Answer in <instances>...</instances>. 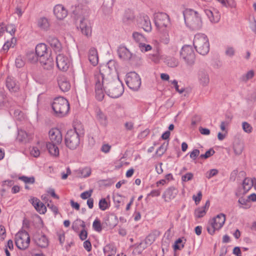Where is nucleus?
Segmentation results:
<instances>
[{
	"label": "nucleus",
	"instance_id": "obj_63",
	"mask_svg": "<svg viewBox=\"0 0 256 256\" xmlns=\"http://www.w3.org/2000/svg\"><path fill=\"white\" fill-rule=\"evenodd\" d=\"M6 102V95L2 92H0V108L4 106Z\"/></svg>",
	"mask_w": 256,
	"mask_h": 256
},
{
	"label": "nucleus",
	"instance_id": "obj_20",
	"mask_svg": "<svg viewBox=\"0 0 256 256\" xmlns=\"http://www.w3.org/2000/svg\"><path fill=\"white\" fill-rule=\"evenodd\" d=\"M118 54L119 58L124 60H130L132 57V54L124 46L120 45L118 49Z\"/></svg>",
	"mask_w": 256,
	"mask_h": 256
},
{
	"label": "nucleus",
	"instance_id": "obj_35",
	"mask_svg": "<svg viewBox=\"0 0 256 256\" xmlns=\"http://www.w3.org/2000/svg\"><path fill=\"white\" fill-rule=\"evenodd\" d=\"M38 26L42 29L47 30L50 26L48 20L46 18H40L38 20Z\"/></svg>",
	"mask_w": 256,
	"mask_h": 256
},
{
	"label": "nucleus",
	"instance_id": "obj_5",
	"mask_svg": "<svg viewBox=\"0 0 256 256\" xmlns=\"http://www.w3.org/2000/svg\"><path fill=\"white\" fill-rule=\"evenodd\" d=\"M193 44L196 52L202 55L206 54L210 50L208 40L206 35L198 33L195 35Z\"/></svg>",
	"mask_w": 256,
	"mask_h": 256
},
{
	"label": "nucleus",
	"instance_id": "obj_9",
	"mask_svg": "<svg viewBox=\"0 0 256 256\" xmlns=\"http://www.w3.org/2000/svg\"><path fill=\"white\" fill-rule=\"evenodd\" d=\"M180 58L188 66H192L195 62V54L193 48L189 45L182 46L180 52Z\"/></svg>",
	"mask_w": 256,
	"mask_h": 256
},
{
	"label": "nucleus",
	"instance_id": "obj_29",
	"mask_svg": "<svg viewBox=\"0 0 256 256\" xmlns=\"http://www.w3.org/2000/svg\"><path fill=\"white\" fill-rule=\"evenodd\" d=\"M134 16L132 10H126L122 18L124 23L128 24L134 22Z\"/></svg>",
	"mask_w": 256,
	"mask_h": 256
},
{
	"label": "nucleus",
	"instance_id": "obj_25",
	"mask_svg": "<svg viewBox=\"0 0 256 256\" xmlns=\"http://www.w3.org/2000/svg\"><path fill=\"white\" fill-rule=\"evenodd\" d=\"M34 240L40 247L45 248L48 246V240L44 234L35 236Z\"/></svg>",
	"mask_w": 256,
	"mask_h": 256
},
{
	"label": "nucleus",
	"instance_id": "obj_2",
	"mask_svg": "<svg viewBox=\"0 0 256 256\" xmlns=\"http://www.w3.org/2000/svg\"><path fill=\"white\" fill-rule=\"evenodd\" d=\"M184 22L190 29L197 30L202 27V20L200 14L192 9L186 8L183 11Z\"/></svg>",
	"mask_w": 256,
	"mask_h": 256
},
{
	"label": "nucleus",
	"instance_id": "obj_49",
	"mask_svg": "<svg viewBox=\"0 0 256 256\" xmlns=\"http://www.w3.org/2000/svg\"><path fill=\"white\" fill-rule=\"evenodd\" d=\"M238 202L240 204V208H248L250 207V206H248V200H246L243 197H241L238 199Z\"/></svg>",
	"mask_w": 256,
	"mask_h": 256
},
{
	"label": "nucleus",
	"instance_id": "obj_21",
	"mask_svg": "<svg viewBox=\"0 0 256 256\" xmlns=\"http://www.w3.org/2000/svg\"><path fill=\"white\" fill-rule=\"evenodd\" d=\"M178 193V190L174 186L167 188L164 192L162 198H164L165 202H168L174 198Z\"/></svg>",
	"mask_w": 256,
	"mask_h": 256
},
{
	"label": "nucleus",
	"instance_id": "obj_32",
	"mask_svg": "<svg viewBox=\"0 0 256 256\" xmlns=\"http://www.w3.org/2000/svg\"><path fill=\"white\" fill-rule=\"evenodd\" d=\"M28 60L30 63H36L39 60V56L34 52H28L26 54Z\"/></svg>",
	"mask_w": 256,
	"mask_h": 256
},
{
	"label": "nucleus",
	"instance_id": "obj_36",
	"mask_svg": "<svg viewBox=\"0 0 256 256\" xmlns=\"http://www.w3.org/2000/svg\"><path fill=\"white\" fill-rule=\"evenodd\" d=\"M168 143L164 142L156 150V154L158 156H162L168 148Z\"/></svg>",
	"mask_w": 256,
	"mask_h": 256
},
{
	"label": "nucleus",
	"instance_id": "obj_18",
	"mask_svg": "<svg viewBox=\"0 0 256 256\" xmlns=\"http://www.w3.org/2000/svg\"><path fill=\"white\" fill-rule=\"evenodd\" d=\"M58 83L60 90L64 92H68L71 87L69 80L64 76H59L58 77Z\"/></svg>",
	"mask_w": 256,
	"mask_h": 256
},
{
	"label": "nucleus",
	"instance_id": "obj_47",
	"mask_svg": "<svg viewBox=\"0 0 256 256\" xmlns=\"http://www.w3.org/2000/svg\"><path fill=\"white\" fill-rule=\"evenodd\" d=\"M18 179L23 181L26 184H32L34 183L35 178L34 176L28 177L26 176H20Z\"/></svg>",
	"mask_w": 256,
	"mask_h": 256
},
{
	"label": "nucleus",
	"instance_id": "obj_58",
	"mask_svg": "<svg viewBox=\"0 0 256 256\" xmlns=\"http://www.w3.org/2000/svg\"><path fill=\"white\" fill-rule=\"evenodd\" d=\"M111 146L108 144H103L100 148V151L104 154H108L111 149Z\"/></svg>",
	"mask_w": 256,
	"mask_h": 256
},
{
	"label": "nucleus",
	"instance_id": "obj_61",
	"mask_svg": "<svg viewBox=\"0 0 256 256\" xmlns=\"http://www.w3.org/2000/svg\"><path fill=\"white\" fill-rule=\"evenodd\" d=\"M194 174L192 172H188L182 177V182H188L192 179Z\"/></svg>",
	"mask_w": 256,
	"mask_h": 256
},
{
	"label": "nucleus",
	"instance_id": "obj_24",
	"mask_svg": "<svg viewBox=\"0 0 256 256\" xmlns=\"http://www.w3.org/2000/svg\"><path fill=\"white\" fill-rule=\"evenodd\" d=\"M210 206V202L208 200L206 202L204 206L201 208H198L195 210L194 215L196 218H200L203 217L206 213L208 210Z\"/></svg>",
	"mask_w": 256,
	"mask_h": 256
},
{
	"label": "nucleus",
	"instance_id": "obj_33",
	"mask_svg": "<svg viewBox=\"0 0 256 256\" xmlns=\"http://www.w3.org/2000/svg\"><path fill=\"white\" fill-rule=\"evenodd\" d=\"M116 249L112 244H108L104 248V252L106 254L114 255L116 253Z\"/></svg>",
	"mask_w": 256,
	"mask_h": 256
},
{
	"label": "nucleus",
	"instance_id": "obj_7",
	"mask_svg": "<svg viewBox=\"0 0 256 256\" xmlns=\"http://www.w3.org/2000/svg\"><path fill=\"white\" fill-rule=\"evenodd\" d=\"M226 221V215L222 213L218 214L210 220L206 228L208 232L214 235L215 232L219 230L224 226Z\"/></svg>",
	"mask_w": 256,
	"mask_h": 256
},
{
	"label": "nucleus",
	"instance_id": "obj_48",
	"mask_svg": "<svg viewBox=\"0 0 256 256\" xmlns=\"http://www.w3.org/2000/svg\"><path fill=\"white\" fill-rule=\"evenodd\" d=\"M25 62L21 56H18L15 60V64L16 68H20L24 66Z\"/></svg>",
	"mask_w": 256,
	"mask_h": 256
},
{
	"label": "nucleus",
	"instance_id": "obj_64",
	"mask_svg": "<svg viewBox=\"0 0 256 256\" xmlns=\"http://www.w3.org/2000/svg\"><path fill=\"white\" fill-rule=\"evenodd\" d=\"M200 150L198 149L194 150L190 154V158L193 160H195L198 157V156L200 154Z\"/></svg>",
	"mask_w": 256,
	"mask_h": 256
},
{
	"label": "nucleus",
	"instance_id": "obj_3",
	"mask_svg": "<svg viewBox=\"0 0 256 256\" xmlns=\"http://www.w3.org/2000/svg\"><path fill=\"white\" fill-rule=\"evenodd\" d=\"M35 50L44 68L46 70H52L54 66V60L48 52L47 46L44 43L39 44L36 45Z\"/></svg>",
	"mask_w": 256,
	"mask_h": 256
},
{
	"label": "nucleus",
	"instance_id": "obj_22",
	"mask_svg": "<svg viewBox=\"0 0 256 256\" xmlns=\"http://www.w3.org/2000/svg\"><path fill=\"white\" fill-rule=\"evenodd\" d=\"M6 84V88L12 92H16L19 90V86L18 84L14 78L12 76H8Z\"/></svg>",
	"mask_w": 256,
	"mask_h": 256
},
{
	"label": "nucleus",
	"instance_id": "obj_53",
	"mask_svg": "<svg viewBox=\"0 0 256 256\" xmlns=\"http://www.w3.org/2000/svg\"><path fill=\"white\" fill-rule=\"evenodd\" d=\"M140 50L142 52H146L152 49V46L150 44H145L140 43L138 46Z\"/></svg>",
	"mask_w": 256,
	"mask_h": 256
},
{
	"label": "nucleus",
	"instance_id": "obj_34",
	"mask_svg": "<svg viewBox=\"0 0 256 256\" xmlns=\"http://www.w3.org/2000/svg\"><path fill=\"white\" fill-rule=\"evenodd\" d=\"M243 188L245 192H248L254 185V180L248 178H246L242 182Z\"/></svg>",
	"mask_w": 256,
	"mask_h": 256
},
{
	"label": "nucleus",
	"instance_id": "obj_50",
	"mask_svg": "<svg viewBox=\"0 0 256 256\" xmlns=\"http://www.w3.org/2000/svg\"><path fill=\"white\" fill-rule=\"evenodd\" d=\"M114 202L115 204V206L116 208H118L122 200V196L120 194H116L113 196Z\"/></svg>",
	"mask_w": 256,
	"mask_h": 256
},
{
	"label": "nucleus",
	"instance_id": "obj_15",
	"mask_svg": "<svg viewBox=\"0 0 256 256\" xmlns=\"http://www.w3.org/2000/svg\"><path fill=\"white\" fill-rule=\"evenodd\" d=\"M96 98L98 101H102L104 98V85L101 78H94Z\"/></svg>",
	"mask_w": 256,
	"mask_h": 256
},
{
	"label": "nucleus",
	"instance_id": "obj_16",
	"mask_svg": "<svg viewBox=\"0 0 256 256\" xmlns=\"http://www.w3.org/2000/svg\"><path fill=\"white\" fill-rule=\"evenodd\" d=\"M47 42L56 53L62 52V44L58 38L54 36H49L47 38Z\"/></svg>",
	"mask_w": 256,
	"mask_h": 256
},
{
	"label": "nucleus",
	"instance_id": "obj_1",
	"mask_svg": "<svg viewBox=\"0 0 256 256\" xmlns=\"http://www.w3.org/2000/svg\"><path fill=\"white\" fill-rule=\"evenodd\" d=\"M114 78L108 77V79L102 80L103 82L104 90L106 94L112 98L120 97L124 92L122 82L120 80L118 76Z\"/></svg>",
	"mask_w": 256,
	"mask_h": 256
},
{
	"label": "nucleus",
	"instance_id": "obj_14",
	"mask_svg": "<svg viewBox=\"0 0 256 256\" xmlns=\"http://www.w3.org/2000/svg\"><path fill=\"white\" fill-rule=\"evenodd\" d=\"M56 63L58 68L63 72L66 71L70 64L68 58L63 54H58L56 56Z\"/></svg>",
	"mask_w": 256,
	"mask_h": 256
},
{
	"label": "nucleus",
	"instance_id": "obj_30",
	"mask_svg": "<svg viewBox=\"0 0 256 256\" xmlns=\"http://www.w3.org/2000/svg\"><path fill=\"white\" fill-rule=\"evenodd\" d=\"M58 144L48 142L46 144V148L49 153L54 156H58L59 154V150L57 146Z\"/></svg>",
	"mask_w": 256,
	"mask_h": 256
},
{
	"label": "nucleus",
	"instance_id": "obj_38",
	"mask_svg": "<svg viewBox=\"0 0 256 256\" xmlns=\"http://www.w3.org/2000/svg\"><path fill=\"white\" fill-rule=\"evenodd\" d=\"M184 242L186 241V240H184ZM185 242H183L182 238H178L175 242L173 246L174 250H181L184 247V244Z\"/></svg>",
	"mask_w": 256,
	"mask_h": 256
},
{
	"label": "nucleus",
	"instance_id": "obj_31",
	"mask_svg": "<svg viewBox=\"0 0 256 256\" xmlns=\"http://www.w3.org/2000/svg\"><path fill=\"white\" fill-rule=\"evenodd\" d=\"M78 2V6H76V10L79 11L81 10H82L86 11L88 8L86 5L90 2V0H76Z\"/></svg>",
	"mask_w": 256,
	"mask_h": 256
},
{
	"label": "nucleus",
	"instance_id": "obj_42",
	"mask_svg": "<svg viewBox=\"0 0 256 256\" xmlns=\"http://www.w3.org/2000/svg\"><path fill=\"white\" fill-rule=\"evenodd\" d=\"M166 62L168 66L171 68H175L178 64V60L174 58H169L166 60Z\"/></svg>",
	"mask_w": 256,
	"mask_h": 256
},
{
	"label": "nucleus",
	"instance_id": "obj_41",
	"mask_svg": "<svg viewBox=\"0 0 256 256\" xmlns=\"http://www.w3.org/2000/svg\"><path fill=\"white\" fill-rule=\"evenodd\" d=\"M156 238V236L155 234L150 233L146 238L144 241L146 244L150 246L155 241Z\"/></svg>",
	"mask_w": 256,
	"mask_h": 256
},
{
	"label": "nucleus",
	"instance_id": "obj_45",
	"mask_svg": "<svg viewBox=\"0 0 256 256\" xmlns=\"http://www.w3.org/2000/svg\"><path fill=\"white\" fill-rule=\"evenodd\" d=\"M5 31L10 33L12 36H14L16 30V26L13 24H8L4 26Z\"/></svg>",
	"mask_w": 256,
	"mask_h": 256
},
{
	"label": "nucleus",
	"instance_id": "obj_4",
	"mask_svg": "<svg viewBox=\"0 0 256 256\" xmlns=\"http://www.w3.org/2000/svg\"><path fill=\"white\" fill-rule=\"evenodd\" d=\"M52 108L54 116L63 118L68 114L70 110V104L66 98L60 96L54 100Z\"/></svg>",
	"mask_w": 256,
	"mask_h": 256
},
{
	"label": "nucleus",
	"instance_id": "obj_19",
	"mask_svg": "<svg viewBox=\"0 0 256 256\" xmlns=\"http://www.w3.org/2000/svg\"><path fill=\"white\" fill-rule=\"evenodd\" d=\"M54 13L58 20H63L68 15V11L62 4H57L54 8Z\"/></svg>",
	"mask_w": 256,
	"mask_h": 256
},
{
	"label": "nucleus",
	"instance_id": "obj_59",
	"mask_svg": "<svg viewBox=\"0 0 256 256\" xmlns=\"http://www.w3.org/2000/svg\"><path fill=\"white\" fill-rule=\"evenodd\" d=\"M225 54L226 56L232 57L234 55L235 50L234 48L232 46H227L225 52Z\"/></svg>",
	"mask_w": 256,
	"mask_h": 256
},
{
	"label": "nucleus",
	"instance_id": "obj_62",
	"mask_svg": "<svg viewBox=\"0 0 256 256\" xmlns=\"http://www.w3.org/2000/svg\"><path fill=\"white\" fill-rule=\"evenodd\" d=\"M50 202L47 204V206L51 210L55 215L57 214L58 212V207L52 203V200H50Z\"/></svg>",
	"mask_w": 256,
	"mask_h": 256
},
{
	"label": "nucleus",
	"instance_id": "obj_39",
	"mask_svg": "<svg viewBox=\"0 0 256 256\" xmlns=\"http://www.w3.org/2000/svg\"><path fill=\"white\" fill-rule=\"evenodd\" d=\"M149 57L154 63H158L161 58L160 54L158 50H156L154 53L150 54Z\"/></svg>",
	"mask_w": 256,
	"mask_h": 256
},
{
	"label": "nucleus",
	"instance_id": "obj_57",
	"mask_svg": "<svg viewBox=\"0 0 256 256\" xmlns=\"http://www.w3.org/2000/svg\"><path fill=\"white\" fill-rule=\"evenodd\" d=\"M135 245H137V248L138 249H140V252H138L139 254H140L143 250H144L148 246V244H146V242L144 240L143 242H140L138 244H136Z\"/></svg>",
	"mask_w": 256,
	"mask_h": 256
},
{
	"label": "nucleus",
	"instance_id": "obj_23",
	"mask_svg": "<svg viewBox=\"0 0 256 256\" xmlns=\"http://www.w3.org/2000/svg\"><path fill=\"white\" fill-rule=\"evenodd\" d=\"M198 78L200 85L203 86H208L210 82V77L204 70H202L198 72Z\"/></svg>",
	"mask_w": 256,
	"mask_h": 256
},
{
	"label": "nucleus",
	"instance_id": "obj_13",
	"mask_svg": "<svg viewBox=\"0 0 256 256\" xmlns=\"http://www.w3.org/2000/svg\"><path fill=\"white\" fill-rule=\"evenodd\" d=\"M77 28L86 37L90 38L91 36L92 32L91 24L86 18H83L80 20V24Z\"/></svg>",
	"mask_w": 256,
	"mask_h": 256
},
{
	"label": "nucleus",
	"instance_id": "obj_51",
	"mask_svg": "<svg viewBox=\"0 0 256 256\" xmlns=\"http://www.w3.org/2000/svg\"><path fill=\"white\" fill-rule=\"evenodd\" d=\"M215 153V151L212 148H210L208 150H207L204 154H202L200 156V158H208L209 157L213 156Z\"/></svg>",
	"mask_w": 256,
	"mask_h": 256
},
{
	"label": "nucleus",
	"instance_id": "obj_8",
	"mask_svg": "<svg viewBox=\"0 0 256 256\" xmlns=\"http://www.w3.org/2000/svg\"><path fill=\"white\" fill-rule=\"evenodd\" d=\"M64 142L66 147L70 150H75L80 145V136L75 128L67 132L65 136Z\"/></svg>",
	"mask_w": 256,
	"mask_h": 256
},
{
	"label": "nucleus",
	"instance_id": "obj_17",
	"mask_svg": "<svg viewBox=\"0 0 256 256\" xmlns=\"http://www.w3.org/2000/svg\"><path fill=\"white\" fill-rule=\"evenodd\" d=\"M50 142L60 144L62 141V134L58 128H52L49 131Z\"/></svg>",
	"mask_w": 256,
	"mask_h": 256
},
{
	"label": "nucleus",
	"instance_id": "obj_12",
	"mask_svg": "<svg viewBox=\"0 0 256 256\" xmlns=\"http://www.w3.org/2000/svg\"><path fill=\"white\" fill-rule=\"evenodd\" d=\"M30 237L28 232L24 230L18 232L16 236L15 243L20 250H24L29 246Z\"/></svg>",
	"mask_w": 256,
	"mask_h": 256
},
{
	"label": "nucleus",
	"instance_id": "obj_44",
	"mask_svg": "<svg viewBox=\"0 0 256 256\" xmlns=\"http://www.w3.org/2000/svg\"><path fill=\"white\" fill-rule=\"evenodd\" d=\"M92 228L94 230L98 232L102 230V226L100 220L96 218L92 224Z\"/></svg>",
	"mask_w": 256,
	"mask_h": 256
},
{
	"label": "nucleus",
	"instance_id": "obj_56",
	"mask_svg": "<svg viewBox=\"0 0 256 256\" xmlns=\"http://www.w3.org/2000/svg\"><path fill=\"white\" fill-rule=\"evenodd\" d=\"M218 171L217 169L210 170L209 171L207 172L206 174V177L208 179H210L212 177L218 174Z\"/></svg>",
	"mask_w": 256,
	"mask_h": 256
},
{
	"label": "nucleus",
	"instance_id": "obj_52",
	"mask_svg": "<svg viewBox=\"0 0 256 256\" xmlns=\"http://www.w3.org/2000/svg\"><path fill=\"white\" fill-rule=\"evenodd\" d=\"M243 130L246 133L250 134L252 132V126L247 122H243L242 124Z\"/></svg>",
	"mask_w": 256,
	"mask_h": 256
},
{
	"label": "nucleus",
	"instance_id": "obj_54",
	"mask_svg": "<svg viewBox=\"0 0 256 256\" xmlns=\"http://www.w3.org/2000/svg\"><path fill=\"white\" fill-rule=\"evenodd\" d=\"M36 210L40 214H44L46 212V206L42 202H40L38 208H36Z\"/></svg>",
	"mask_w": 256,
	"mask_h": 256
},
{
	"label": "nucleus",
	"instance_id": "obj_6",
	"mask_svg": "<svg viewBox=\"0 0 256 256\" xmlns=\"http://www.w3.org/2000/svg\"><path fill=\"white\" fill-rule=\"evenodd\" d=\"M116 62L114 60H110L108 62L100 67V73L94 75V78H101L102 80L108 79V77L114 78V76H118L116 74Z\"/></svg>",
	"mask_w": 256,
	"mask_h": 256
},
{
	"label": "nucleus",
	"instance_id": "obj_40",
	"mask_svg": "<svg viewBox=\"0 0 256 256\" xmlns=\"http://www.w3.org/2000/svg\"><path fill=\"white\" fill-rule=\"evenodd\" d=\"M28 135L26 131L19 130L18 131V139L20 142H26Z\"/></svg>",
	"mask_w": 256,
	"mask_h": 256
},
{
	"label": "nucleus",
	"instance_id": "obj_43",
	"mask_svg": "<svg viewBox=\"0 0 256 256\" xmlns=\"http://www.w3.org/2000/svg\"><path fill=\"white\" fill-rule=\"evenodd\" d=\"M26 7V6L23 4L22 3H20V4H18L16 8L15 13L17 14L19 17L22 16L24 12Z\"/></svg>",
	"mask_w": 256,
	"mask_h": 256
},
{
	"label": "nucleus",
	"instance_id": "obj_46",
	"mask_svg": "<svg viewBox=\"0 0 256 256\" xmlns=\"http://www.w3.org/2000/svg\"><path fill=\"white\" fill-rule=\"evenodd\" d=\"M98 206L102 210H105L109 208L110 205L105 198H102L99 201Z\"/></svg>",
	"mask_w": 256,
	"mask_h": 256
},
{
	"label": "nucleus",
	"instance_id": "obj_28",
	"mask_svg": "<svg viewBox=\"0 0 256 256\" xmlns=\"http://www.w3.org/2000/svg\"><path fill=\"white\" fill-rule=\"evenodd\" d=\"M140 22L145 31L150 32L151 30V24L150 18L148 16L146 15L140 17Z\"/></svg>",
	"mask_w": 256,
	"mask_h": 256
},
{
	"label": "nucleus",
	"instance_id": "obj_27",
	"mask_svg": "<svg viewBox=\"0 0 256 256\" xmlns=\"http://www.w3.org/2000/svg\"><path fill=\"white\" fill-rule=\"evenodd\" d=\"M88 60L94 66H96L98 64V57L96 48H91L88 52Z\"/></svg>",
	"mask_w": 256,
	"mask_h": 256
},
{
	"label": "nucleus",
	"instance_id": "obj_60",
	"mask_svg": "<svg viewBox=\"0 0 256 256\" xmlns=\"http://www.w3.org/2000/svg\"><path fill=\"white\" fill-rule=\"evenodd\" d=\"M30 154L35 158H38L40 154V150L36 146H33L30 150Z\"/></svg>",
	"mask_w": 256,
	"mask_h": 256
},
{
	"label": "nucleus",
	"instance_id": "obj_11",
	"mask_svg": "<svg viewBox=\"0 0 256 256\" xmlns=\"http://www.w3.org/2000/svg\"><path fill=\"white\" fill-rule=\"evenodd\" d=\"M155 26L160 30H164L170 24L169 16L164 12H158L154 15Z\"/></svg>",
	"mask_w": 256,
	"mask_h": 256
},
{
	"label": "nucleus",
	"instance_id": "obj_37",
	"mask_svg": "<svg viewBox=\"0 0 256 256\" xmlns=\"http://www.w3.org/2000/svg\"><path fill=\"white\" fill-rule=\"evenodd\" d=\"M132 38L138 44L140 43H142L143 42L146 41V38L144 36L138 32H133Z\"/></svg>",
	"mask_w": 256,
	"mask_h": 256
},
{
	"label": "nucleus",
	"instance_id": "obj_10",
	"mask_svg": "<svg viewBox=\"0 0 256 256\" xmlns=\"http://www.w3.org/2000/svg\"><path fill=\"white\" fill-rule=\"evenodd\" d=\"M126 83L130 89L136 91L141 85V79L138 74L131 72L126 75Z\"/></svg>",
	"mask_w": 256,
	"mask_h": 256
},
{
	"label": "nucleus",
	"instance_id": "obj_26",
	"mask_svg": "<svg viewBox=\"0 0 256 256\" xmlns=\"http://www.w3.org/2000/svg\"><path fill=\"white\" fill-rule=\"evenodd\" d=\"M96 120L99 124L102 126H106L108 124L106 116L99 108L96 110Z\"/></svg>",
	"mask_w": 256,
	"mask_h": 256
},
{
	"label": "nucleus",
	"instance_id": "obj_55",
	"mask_svg": "<svg viewBox=\"0 0 256 256\" xmlns=\"http://www.w3.org/2000/svg\"><path fill=\"white\" fill-rule=\"evenodd\" d=\"M254 76V72L252 70H250L245 74L242 76V80L244 81H247L248 80L252 78Z\"/></svg>",
	"mask_w": 256,
	"mask_h": 256
}]
</instances>
